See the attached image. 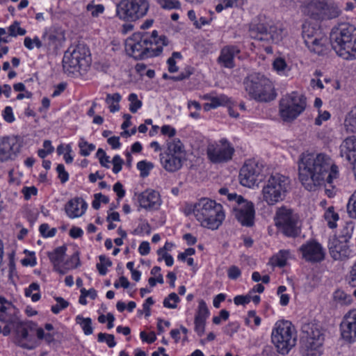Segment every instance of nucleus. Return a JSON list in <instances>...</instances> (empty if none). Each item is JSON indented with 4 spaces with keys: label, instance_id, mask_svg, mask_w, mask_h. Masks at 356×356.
<instances>
[{
    "label": "nucleus",
    "instance_id": "603ef678",
    "mask_svg": "<svg viewBox=\"0 0 356 356\" xmlns=\"http://www.w3.org/2000/svg\"><path fill=\"white\" fill-rule=\"evenodd\" d=\"M99 259V262L97 264V268L102 275H104L106 274L108 268L111 266L112 263L104 255H100Z\"/></svg>",
    "mask_w": 356,
    "mask_h": 356
},
{
    "label": "nucleus",
    "instance_id": "39448f33",
    "mask_svg": "<svg viewBox=\"0 0 356 356\" xmlns=\"http://www.w3.org/2000/svg\"><path fill=\"white\" fill-rule=\"evenodd\" d=\"M289 180L279 173L270 175L265 181L261 191V199L268 206L282 202L288 191Z\"/></svg>",
    "mask_w": 356,
    "mask_h": 356
},
{
    "label": "nucleus",
    "instance_id": "bf43d9fd",
    "mask_svg": "<svg viewBox=\"0 0 356 356\" xmlns=\"http://www.w3.org/2000/svg\"><path fill=\"white\" fill-rule=\"evenodd\" d=\"M26 33V30L20 27L18 22H15L8 27L9 36L17 37V35H24Z\"/></svg>",
    "mask_w": 356,
    "mask_h": 356
},
{
    "label": "nucleus",
    "instance_id": "dca6fc26",
    "mask_svg": "<svg viewBox=\"0 0 356 356\" xmlns=\"http://www.w3.org/2000/svg\"><path fill=\"white\" fill-rule=\"evenodd\" d=\"M302 10L305 15L317 20L333 19L340 14L337 6L321 0H311L304 6Z\"/></svg>",
    "mask_w": 356,
    "mask_h": 356
},
{
    "label": "nucleus",
    "instance_id": "7ed1b4c3",
    "mask_svg": "<svg viewBox=\"0 0 356 356\" xmlns=\"http://www.w3.org/2000/svg\"><path fill=\"white\" fill-rule=\"evenodd\" d=\"M330 42L333 49L341 57L348 60L356 57V28L341 24L332 29Z\"/></svg>",
    "mask_w": 356,
    "mask_h": 356
},
{
    "label": "nucleus",
    "instance_id": "b1692460",
    "mask_svg": "<svg viewBox=\"0 0 356 356\" xmlns=\"http://www.w3.org/2000/svg\"><path fill=\"white\" fill-rule=\"evenodd\" d=\"M328 247L332 257L335 260L343 259L352 256L347 241L340 240L337 236L330 239Z\"/></svg>",
    "mask_w": 356,
    "mask_h": 356
},
{
    "label": "nucleus",
    "instance_id": "e2e57ef3",
    "mask_svg": "<svg viewBox=\"0 0 356 356\" xmlns=\"http://www.w3.org/2000/svg\"><path fill=\"white\" fill-rule=\"evenodd\" d=\"M39 231L41 235L44 238L53 237L56 234V228H50L48 224L43 223L39 227Z\"/></svg>",
    "mask_w": 356,
    "mask_h": 356
},
{
    "label": "nucleus",
    "instance_id": "2eb2a0df",
    "mask_svg": "<svg viewBox=\"0 0 356 356\" xmlns=\"http://www.w3.org/2000/svg\"><path fill=\"white\" fill-rule=\"evenodd\" d=\"M264 168L262 163L256 160L246 161L240 170V184L248 188L258 186L264 177Z\"/></svg>",
    "mask_w": 356,
    "mask_h": 356
},
{
    "label": "nucleus",
    "instance_id": "c85d7f7f",
    "mask_svg": "<svg viewBox=\"0 0 356 356\" xmlns=\"http://www.w3.org/2000/svg\"><path fill=\"white\" fill-rule=\"evenodd\" d=\"M42 40L48 48H56L65 40L64 32L59 30H49L43 33Z\"/></svg>",
    "mask_w": 356,
    "mask_h": 356
},
{
    "label": "nucleus",
    "instance_id": "49530a36",
    "mask_svg": "<svg viewBox=\"0 0 356 356\" xmlns=\"http://www.w3.org/2000/svg\"><path fill=\"white\" fill-rule=\"evenodd\" d=\"M86 9L91 17H98L104 13L105 7L103 4H96L94 1H92L87 4Z\"/></svg>",
    "mask_w": 356,
    "mask_h": 356
},
{
    "label": "nucleus",
    "instance_id": "de8ad7c7",
    "mask_svg": "<svg viewBox=\"0 0 356 356\" xmlns=\"http://www.w3.org/2000/svg\"><path fill=\"white\" fill-rule=\"evenodd\" d=\"M324 218L330 228H335L339 219V214L334 211L333 207H329L325 212Z\"/></svg>",
    "mask_w": 356,
    "mask_h": 356
},
{
    "label": "nucleus",
    "instance_id": "72a5a7b5",
    "mask_svg": "<svg viewBox=\"0 0 356 356\" xmlns=\"http://www.w3.org/2000/svg\"><path fill=\"white\" fill-rule=\"evenodd\" d=\"M188 17L196 29H201L206 25H209L212 21L211 17H206L197 14L195 10H190L187 13Z\"/></svg>",
    "mask_w": 356,
    "mask_h": 356
},
{
    "label": "nucleus",
    "instance_id": "f8f14e48",
    "mask_svg": "<svg viewBox=\"0 0 356 356\" xmlns=\"http://www.w3.org/2000/svg\"><path fill=\"white\" fill-rule=\"evenodd\" d=\"M249 35L259 41L278 43L283 39L284 31L280 24H265L254 21L250 25Z\"/></svg>",
    "mask_w": 356,
    "mask_h": 356
},
{
    "label": "nucleus",
    "instance_id": "338daca9",
    "mask_svg": "<svg viewBox=\"0 0 356 356\" xmlns=\"http://www.w3.org/2000/svg\"><path fill=\"white\" fill-rule=\"evenodd\" d=\"M98 341L99 342H106L110 348H113L116 345L115 338L113 334L99 333L98 334Z\"/></svg>",
    "mask_w": 356,
    "mask_h": 356
},
{
    "label": "nucleus",
    "instance_id": "37998d69",
    "mask_svg": "<svg viewBox=\"0 0 356 356\" xmlns=\"http://www.w3.org/2000/svg\"><path fill=\"white\" fill-rule=\"evenodd\" d=\"M210 312L205 301L203 300H199L195 319L207 321Z\"/></svg>",
    "mask_w": 356,
    "mask_h": 356
},
{
    "label": "nucleus",
    "instance_id": "ea45409f",
    "mask_svg": "<svg viewBox=\"0 0 356 356\" xmlns=\"http://www.w3.org/2000/svg\"><path fill=\"white\" fill-rule=\"evenodd\" d=\"M245 1L246 0H218V3L216 6L215 10L219 13L225 9L242 6Z\"/></svg>",
    "mask_w": 356,
    "mask_h": 356
},
{
    "label": "nucleus",
    "instance_id": "a18cd8bd",
    "mask_svg": "<svg viewBox=\"0 0 356 356\" xmlns=\"http://www.w3.org/2000/svg\"><path fill=\"white\" fill-rule=\"evenodd\" d=\"M291 253L289 250H280L272 259L274 265L282 267L286 264L287 260L290 258Z\"/></svg>",
    "mask_w": 356,
    "mask_h": 356
},
{
    "label": "nucleus",
    "instance_id": "c03bdc74",
    "mask_svg": "<svg viewBox=\"0 0 356 356\" xmlns=\"http://www.w3.org/2000/svg\"><path fill=\"white\" fill-rule=\"evenodd\" d=\"M245 324L252 330H256L261 323V318L254 310L249 311L245 318Z\"/></svg>",
    "mask_w": 356,
    "mask_h": 356
},
{
    "label": "nucleus",
    "instance_id": "4d7b16f0",
    "mask_svg": "<svg viewBox=\"0 0 356 356\" xmlns=\"http://www.w3.org/2000/svg\"><path fill=\"white\" fill-rule=\"evenodd\" d=\"M109 202V198L101 193H95L94 195V199L92 202V207L95 209H99L101 207V204H106Z\"/></svg>",
    "mask_w": 356,
    "mask_h": 356
},
{
    "label": "nucleus",
    "instance_id": "e433bc0d",
    "mask_svg": "<svg viewBox=\"0 0 356 356\" xmlns=\"http://www.w3.org/2000/svg\"><path fill=\"white\" fill-rule=\"evenodd\" d=\"M273 69L280 76H288L291 68L284 58L277 57L273 62Z\"/></svg>",
    "mask_w": 356,
    "mask_h": 356
},
{
    "label": "nucleus",
    "instance_id": "3c124183",
    "mask_svg": "<svg viewBox=\"0 0 356 356\" xmlns=\"http://www.w3.org/2000/svg\"><path fill=\"white\" fill-rule=\"evenodd\" d=\"M180 298L175 293H170L163 300V306L168 309H175L179 302Z\"/></svg>",
    "mask_w": 356,
    "mask_h": 356
},
{
    "label": "nucleus",
    "instance_id": "20e7f679",
    "mask_svg": "<svg viewBox=\"0 0 356 356\" xmlns=\"http://www.w3.org/2000/svg\"><path fill=\"white\" fill-rule=\"evenodd\" d=\"M270 339L280 354L286 355L296 344L297 332L291 321L278 320L272 327Z\"/></svg>",
    "mask_w": 356,
    "mask_h": 356
},
{
    "label": "nucleus",
    "instance_id": "cd10ccee",
    "mask_svg": "<svg viewBox=\"0 0 356 356\" xmlns=\"http://www.w3.org/2000/svg\"><path fill=\"white\" fill-rule=\"evenodd\" d=\"M203 98L208 101V102L205 103L203 106V108L205 111L215 109L219 106H227L230 102L229 97L223 94H207L205 95Z\"/></svg>",
    "mask_w": 356,
    "mask_h": 356
},
{
    "label": "nucleus",
    "instance_id": "473e14b6",
    "mask_svg": "<svg viewBox=\"0 0 356 356\" xmlns=\"http://www.w3.org/2000/svg\"><path fill=\"white\" fill-rule=\"evenodd\" d=\"M67 248L65 246H60L54 249L51 252L47 253L48 257L53 265L54 270H57L60 264L64 259Z\"/></svg>",
    "mask_w": 356,
    "mask_h": 356
},
{
    "label": "nucleus",
    "instance_id": "ddd939ff",
    "mask_svg": "<svg viewBox=\"0 0 356 356\" xmlns=\"http://www.w3.org/2000/svg\"><path fill=\"white\" fill-rule=\"evenodd\" d=\"M228 200L232 203L233 213L238 221L244 226H252L255 214L253 203L235 193L229 194Z\"/></svg>",
    "mask_w": 356,
    "mask_h": 356
},
{
    "label": "nucleus",
    "instance_id": "6e6d98bb",
    "mask_svg": "<svg viewBox=\"0 0 356 356\" xmlns=\"http://www.w3.org/2000/svg\"><path fill=\"white\" fill-rule=\"evenodd\" d=\"M154 168L152 163L147 161H141L138 162L137 168L140 172V175L143 177H145L149 175V172Z\"/></svg>",
    "mask_w": 356,
    "mask_h": 356
},
{
    "label": "nucleus",
    "instance_id": "c756f323",
    "mask_svg": "<svg viewBox=\"0 0 356 356\" xmlns=\"http://www.w3.org/2000/svg\"><path fill=\"white\" fill-rule=\"evenodd\" d=\"M239 53V50L234 46H227L222 49L218 58L219 63L225 67L232 68L234 66V58Z\"/></svg>",
    "mask_w": 356,
    "mask_h": 356
},
{
    "label": "nucleus",
    "instance_id": "7c9ffc66",
    "mask_svg": "<svg viewBox=\"0 0 356 356\" xmlns=\"http://www.w3.org/2000/svg\"><path fill=\"white\" fill-rule=\"evenodd\" d=\"M16 309L4 298L0 297V321L10 322L15 314Z\"/></svg>",
    "mask_w": 356,
    "mask_h": 356
},
{
    "label": "nucleus",
    "instance_id": "423d86ee",
    "mask_svg": "<svg viewBox=\"0 0 356 356\" xmlns=\"http://www.w3.org/2000/svg\"><path fill=\"white\" fill-rule=\"evenodd\" d=\"M244 85L249 96L257 101L270 102L276 97L273 83L261 74H250L245 79Z\"/></svg>",
    "mask_w": 356,
    "mask_h": 356
},
{
    "label": "nucleus",
    "instance_id": "774afa93",
    "mask_svg": "<svg viewBox=\"0 0 356 356\" xmlns=\"http://www.w3.org/2000/svg\"><path fill=\"white\" fill-rule=\"evenodd\" d=\"M348 284L351 287H356V261L351 266L347 277Z\"/></svg>",
    "mask_w": 356,
    "mask_h": 356
},
{
    "label": "nucleus",
    "instance_id": "58836bf2",
    "mask_svg": "<svg viewBox=\"0 0 356 356\" xmlns=\"http://www.w3.org/2000/svg\"><path fill=\"white\" fill-rule=\"evenodd\" d=\"M344 126L348 131L356 132V106L353 107L346 115Z\"/></svg>",
    "mask_w": 356,
    "mask_h": 356
},
{
    "label": "nucleus",
    "instance_id": "69168bd1",
    "mask_svg": "<svg viewBox=\"0 0 356 356\" xmlns=\"http://www.w3.org/2000/svg\"><path fill=\"white\" fill-rule=\"evenodd\" d=\"M286 288L284 286H280L277 289V293L280 297V304L282 306H286L289 304L290 296L285 293Z\"/></svg>",
    "mask_w": 356,
    "mask_h": 356
},
{
    "label": "nucleus",
    "instance_id": "13d9d810",
    "mask_svg": "<svg viewBox=\"0 0 356 356\" xmlns=\"http://www.w3.org/2000/svg\"><path fill=\"white\" fill-rule=\"evenodd\" d=\"M353 225L352 222H347L341 231V234L338 238L347 241L350 238L353 232Z\"/></svg>",
    "mask_w": 356,
    "mask_h": 356
},
{
    "label": "nucleus",
    "instance_id": "f3484780",
    "mask_svg": "<svg viewBox=\"0 0 356 356\" xmlns=\"http://www.w3.org/2000/svg\"><path fill=\"white\" fill-rule=\"evenodd\" d=\"M274 220L275 225L285 235L295 236L298 234V217L290 209L286 207L278 208Z\"/></svg>",
    "mask_w": 356,
    "mask_h": 356
},
{
    "label": "nucleus",
    "instance_id": "f03ea898",
    "mask_svg": "<svg viewBox=\"0 0 356 356\" xmlns=\"http://www.w3.org/2000/svg\"><path fill=\"white\" fill-rule=\"evenodd\" d=\"M191 211L202 227L211 230L218 229L225 218L222 206L207 197L201 198L195 202Z\"/></svg>",
    "mask_w": 356,
    "mask_h": 356
},
{
    "label": "nucleus",
    "instance_id": "6e6552de",
    "mask_svg": "<svg viewBox=\"0 0 356 356\" xmlns=\"http://www.w3.org/2000/svg\"><path fill=\"white\" fill-rule=\"evenodd\" d=\"M307 100L305 95L293 91L283 96L280 101L279 113L285 122L296 119L306 108Z\"/></svg>",
    "mask_w": 356,
    "mask_h": 356
},
{
    "label": "nucleus",
    "instance_id": "9b49d317",
    "mask_svg": "<svg viewBox=\"0 0 356 356\" xmlns=\"http://www.w3.org/2000/svg\"><path fill=\"white\" fill-rule=\"evenodd\" d=\"M302 36L310 51L318 54L325 51L327 38L317 22L305 21L302 26Z\"/></svg>",
    "mask_w": 356,
    "mask_h": 356
},
{
    "label": "nucleus",
    "instance_id": "6ab92c4d",
    "mask_svg": "<svg viewBox=\"0 0 356 356\" xmlns=\"http://www.w3.org/2000/svg\"><path fill=\"white\" fill-rule=\"evenodd\" d=\"M147 35L135 33L128 38L125 42L127 54L135 59H144L148 57V48L147 47Z\"/></svg>",
    "mask_w": 356,
    "mask_h": 356
},
{
    "label": "nucleus",
    "instance_id": "393cba45",
    "mask_svg": "<svg viewBox=\"0 0 356 356\" xmlns=\"http://www.w3.org/2000/svg\"><path fill=\"white\" fill-rule=\"evenodd\" d=\"M147 47L148 48V57L159 56L163 51V47L168 45V41L165 36L158 35L156 31H153L150 35H147Z\"/></svg>",
    "mask_w": 356,
    "mask_h": 356
},
{
    "label": "nucleus",
    "instance_id": "c9c22d12",
    "mask_svg": "<svg viewBox=\"0 0 356 356\" xmlns=\"http://www.w3.org/2000/svg\"><path fill=\"white\" fill-rule=\"evenodd\" d=\"M122 99V96L120 93H108L106 95L105 103L111 113H116L120 111V102Z\"/></svg>",
    "mask_w": 356,
    "mask_h": 356
},
{
    "label": "nucleus",
    "instance_id": "5701e85b",
    "mask_svg": "<svg viewBox=\"0 0 356 356\" xmlns=\"http://www.w3.org/2000/svg\"><path fill=\"white\" fill-rule=\"evenodd\" d=\"M138 201L140 207L146 210H157L162 203L159 193L152 189L142 192Z\"/></svg>",
    "mask_w": 356,
    "mask_h": 356
},
{
    "label": "nucleus",
    "instance_id": "4be33fe9",
    "mask_svg": "<svg viewBox=\"0 0 356 356\" xmlns=\"http://www.w3.org/2000/svg\"><path fill=\"white\" fill-rule=\"evenodd\" d=\"M302 259L305 261L316 263L323 261L325 256V250L323 246L315 241H309L300 248Z\"/></svg>",
    "mask_w": 356,
    "mask_h": 356
},
{
    "label": "nucleus",
    "instance_id": "864d4df0",
    "mask_svg": "<svg viewBox=\"0 0 356 356\" xmlns=\"http://www.w3.org/2000/svg\"><path fill=\"white\" fill-rule=\"evenodd\" d=\"M347 213L350 218L356 219V190L350 195L347 204Z\"/></svg>",
    "mask_w": 356,
    "mask_h": 356
},
{
    "label": "nucleus",
    "instance_id": "a878e982",
    "mask_svg": "<svg viewBox=\"0 0 356 356\" xmlns=\"http://www.w3.org/2000/svg\"><path fill=\"white\" fill-rule=\"evenodd\" d=\"M88 209V204L81 197H74L67 202L65 207L67 216L72 219L81 217Z\"/></svg>",
    "mask_w": 356,
    "mask_h": 356
},
{
    "label": "nucleus",
    "instance_id": "0e129e2a",
    "mask_svg": "<svg viewBox=\"0 0 356 356\" xmlns=\"http://www.w3.org/2000/svg\"><path fill=\"white\" fill-rule=\"evenodd\" d=\"M151 231L150 225L146 221H143L139 223L134 233L136 235H149L151 233Z\"/></svg>",
    "mask_w": 356,
    "mask_h": 356
},
{
    "label": "nucleus",
    "instance_id": "f257e3e1",
    "mask_svg": "<svg viewBox=\"0 0 356 356\" xmlns=\"http://www.w3.org/2000/svg\"><path fill=\"white\" fill-rule=\"evenodd\" d=\"M298 178L304 188L315 191L325 184H332L339 176V167L325 153H302L298 161Z\"/></svg>",
    "mask_w": 356,
    "mask_h": 356
},
{
    "label": "nucleus",
    "instance_id": "79ce46f5",
    "mask_svg": "<svg viewBox=\"0 0 356 356\" xmlns=\"http://www.w3.org/2000/svg\"><path fill=\"white\" fill-rule=\"evenodd\" d=\"M76 323L79 324L86 335H90L93 332L92 320L90 318H84L81 315L76 317Z\"/></svg>",
    "mask_w": 356,
    "mask_h": 356
},
{
    "label": "nucleus",
    "instance_id": "bb28decb",
    "mask_svg": "<svg viewBox=\"0 0 356 356\" xmlns=\"http://www.w3.org/2000/svg\"><path fill=\"white\" fill-rule=\"evenodd\" d=\"M184 159L163 152L160 154V162L162 167L168 172H173L179 170Z\"/></svg>",
    "mask_w": 356,
    "mask_h": 356
},
{
    "label": "nucleus",
    "instance_id": "aec40b11",
    "mask_svg": "<svg viewBox=\"0 0 356 356\" xmlns=\"http://www.w3.org/2000/svg\"><path fill=\"white\" fill-rule=\"evenodd\" d=\"M14 342L22 348L34 349L38 346L36 330L25 326L18 327L15 334Z\"/></svg>",
    "mask_w": 356,
    "mask_h": 356
},
{
    "label": "nucleus",
    "instance_id": "8fccbe9b",
    "mask_svg": "<svg viewBox=\"0 0 356 356\" xmlns=\"http://www.w3.org/2000/svg\"><path fill=\"white\" fill-rule=\"evenodd\" d=\"M79 147L80 149V154L83 156H88L90 153L95 150V145L88 143L84 138H80L79 141Z\"/></svg>",
    "mask_w": 356,
    "mask_h": 356
},
{
    "label": "nucleus",
    "instance_id": "5fc2aeb1",
    "mask_svg": "<svg viewBox=\"0 0 356 356\" xmlns=\"http://www.w3.org/2000/svg\"><path fill=\"white\" fill-rule=\"evenodd\" d=\"M24 47L29 50H33L35 47L40 49L42 47V42L38 36L33 39L30 37H26L24 40Z\"/></svg>",
    "mask_w": 356,
    "mask_h": 356
},
{
    "label": "nucleus",
    "instance_id": "0eeeda50",
    "mask_svg": "<svg viewBox=\"0 0 356 356\" xmlns=\"http://www.w3.org/2000/svg\"><path fill=\"white\" fill-rule=\"evenodd\" d=\"M90 51L83 44L70 47L63 58L64 70L69 74L86 72L90 65Z\"/></svg>",
    "mask_w": 356,
    "mask_h": 356
},
{
    "label": "nucleus",
    "instance_id": "412c9836",
    "mask_svg": "<svg viewBox=\"0 0 356 356\" xmlns=\"http://www.w3.org/2000/svg\"><path fill=\"white\" fill-rule=\"evenodd\" d=\"M341 338L348 343L356 341V309L348 311L340 323Z\"/></svg>",
    "mask_w": 356,
    "mask_h": 356
},
{
    "label": "nucleus",
    "instance_id": "4c0bfd02",
    "mask_svg": "<svg viewBox=\"0 0 356 356\" xmlns=\"http://www.w3.org/2000/svg\"><path fill=\"white\" fill-rule=\"evenodd\" d=\"M24 295L30 297L33 302H38L41 298L40 284L37 282L31 283L24 289Z\"/></svg>",
    "mask_w": 356,
    "mask_h": 356
},
{
    "label": "nucleus",
    "instance_id": "052dcab7",
    "mask_svg": "<svg viewBox=\"0 0 356 356\" xmlns=\"http://www.w3.org/2000/svg\"><path fill=\"white\" fill-rule=\"evenodd\" d=\"M55 300L56 301V304L52 305L51 308V312L55 314L60 313L69 305L68 302L61 297H56Z\"/></svg>",
    "mask_w": 356,
    "mask_h": 356
},
{
    "label": "nucleus",
    "instance_id": "9d476101",
    "mask_svg": "<svg viewBox=\"0 0 356 356\" xmlns=\"http://www.w3.org/2000/svg\"><path fill=\"white\" fill-rule=\"evenodd\" d=\"M302 356H321L324 335L318 325L307 324L302 327Z\"/></svg>",
    "mask_w": 356,
    "mask_h": 356
},
{
    "label": "nucleus",
    "instance_id": "680f3d73",
    "mask_svg": "<svg viewBox=\"0 0 356 356\" xmlns=\"http://www.w3.org/2000/svg\"><path fill=\"white\" fill-rule=\"evenodd\" d=\"M159 6L167 10L179 9L181 7V3L177 0H158Z\"/></svg>",
    "mask_w": 356,
    "mask_h": 356
},
{
    "label": "nucleus",
    "instance_id": "4468645a",
    "mask_svg": "<svg viewBox=\"0 0 356 356\" xmlns=\"http://www.w3.org/2000/svg\"><path fill=\"white\" fill-rule=\"evenodd\" d=\"M24 146L23 137L10 134L0 137V163L13 161L21 154Z\"/></svg>",
    "mask_w": 356,
    "mask_h": 356
},
{
    "label": "nucleus",
    "instance_id": "a19ab883",
    "mask_svg": "<svg viewBox=\"0 0 356 356\" xmlns=\"http://www.w3.org/2000/svg\"><path fill=\"white\" fill-rule=\"evenodd\" d=\"M333 299L337 303L344 305H349L353 302L350 295L341 289H337L333 293Z\"/></svg>",
    "mask_w": 356,
    "mask_h": 356
},
{
    "label": "nucleus",
    "instance_id": "09e8293b",
    "mask_svg": "<svg viewBox=\"0 0 356 356\" xmlns=\"http://www.w3.org/2000/svg\"><path fill=\"white\" fill-rule=\"evenodd\" d=\"M128 101L129 102V109L132 113H136L143 106L142 101L136 93L129 94Z\"/></svg>",
    "mask_w": 356,
    "mask_h": 356
},
{
    "label": "nucleus",
    "instance_id": "2f4dec72",
    "mask_svg": "<svg viewBox=\"0 0 356 356\" xmlns=\"http://www.w3.org/2000/svg\"><path fill=\"white\" fill-rule=\"evenodd\" d=\"M80 265L79 257L77 253H74L67 259L64 257L56 272L61 275H65L70 270L76 268Z\"/></svg>",
    "mask_w": 356,
    "mask_h": 356
},
{
    "label": "nucleus",
    "instance_id": "1a4fd4ad",
    "mask_svg": "<svg viewBox=\"0 0 356 356\" xmlns=\"http://www.w3.org/2000/svg\"><path fill=\"white\" fill-rule=\"evenodd\" d=\"M148 0H120L116 5L115 15L125 22H134L147 15Z\"/></svg>",
    "mask_w": 356,
    "mask_h": 356
},
{
    "label": "nucleus",
    "instance_id": "f704fd0d",
    "mask_svg": "<svg viewBox=\"0 0 356 356\" xmlns=\"http://www.w3.org/2000/svg\"><path fill=\"white\" fill-rule=\"evenodd\" d=\"M164 152L185 159V151L179 140L173 139L169 142L167 149Z\"/></svg>",
    "mask_w": 356,
    "mask_h": 356
},
{
    "label": "nucleus",
    "instance_id": "a211bd4d",
    "mask_svg": "<svg viewBox=\"0 0 356 356\" xmlns=\"http://www.w3.org/2000/svg\"><path fill=\"white\" fill-rule=\"evenodd\" d=\"M207 153L209 159L214 163H225L232 159L234 153L232 145L225 138L208 145Z\"/></svg>",
    "mask_w": 356,
    "mask_h": 356
}]
</instances>
